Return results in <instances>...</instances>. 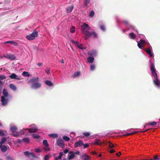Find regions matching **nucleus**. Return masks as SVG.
Listing matches in <instances>:
<instances>
[{"mask_svg":"<svg viewBox=\"0 0 160 160\" xmlns=\"http://www.w3.org/2000/svg\"><path fill=\"white\" fill-rule=\"evenodd\" d=\"M39 78L38 77H33L29 80V82L32 84L31 87L34 89H38L41 87V84L38 82Z\"/></svg>","mask_w":160,"mask_h":160,"instance_id":"1","label":"nucleus"},{"mask_svg":"<svg viewBox=\"0 0 160 160\" xmlns=\"http://www.w3.org/2000/svg\"><path fill=\"white\" fill-rule=\"evenodd\" d=\"M38 35V32L35 30L30 35H27L26 36V38L29 40H33L35 37H37Z\"/></svg>","mask_w":160,"mask_h":160,"instance_id":"2","label":"nucleus"},{"mask_svg":"<svg viewBox=\"0 0 160 160\" xmlns=\"http://www.w3.org/2000/svg\"><path fill=\"white\" fill-rule=\"evenodd\" d=\"M80 158L83 160H90L91 157L86 153H83L80 156Z\"/></svg>","mask_w":160,"mask_h":160,"instance_id":"3","label":"nucleus"},{"mask_svg":"<svg viewBox=\"0 0 160 160\" xmlns=\"http://www.w3.org/2000/svg\"><path fill=\"white\" fill-rule=\"evenodd\" d=\"M84 32H82L83 33V34L85 35V40H87L88 38H90L92 36V32H90L87 31H84Z\"/></svg>","mask_w":160,"mask_h":160,"instance_id":"4","label":"nucleus"},{"mask_svg":"<svg viewBox=\"0 0 160 160\" xmlns=\"http://www.w3.org/2000/svg\"><path fill=\"white\" fill-rule=\"evenodd\" d=\"M145 41L142 39H141L140 41L138 43V46L139 48L142 49V47H144Z\"/></svg>","mask_w":160,"mask_h":160,"instance_id":"5","label":"nucleus"},{"mask_svg":"<svg viewBox=\"0 0 160 160\" xmlns=\"http://www.w3.org/2000/svg\"><path fill=\"white\" fill-rule=\"evenodd\" d=\"M57 144L58 146L62 147V148L64 147L63 141L62 139H59L57 140Z\"/></svg>","mask_w":160,"mask_h":160,"instance_id":"6","label":"nucleus"},{"mask_svg":"<svg viewBox=\"0 0 160 160\" xmlns=\"http://www.w3.org/2000/svg\"><path fill=\"white\" fill-rule=\"evenodd\" d=\"M9 77L12 79H14L18 80L20 79V78L14 73H12L11 75L9 76Z\"/></svg>","mask_w":160,"mask_h":160,"instance_id":"7","label":"nucleus"},{"mask_svg":"<svg viewBox=\"0 0 160 160\" xmlns=\"http://www.w3.org/2000/svg\"><path fill=\"white\" fill-rule=\"evenodd\" d=\"M153 82L157 87H160V80L158 79V78H155Z\"/></svg>","mask_w":160,"mask_h":160,"instance_id":"8","label":"nucleus"},{"mask_svg":"<svg viewBox=\"0 0 160 160\" xmlns=\"http://www.w3.org/2000/svg\"><path fill=\"white\" fill-rule=\"evenodd\" d=\"M89 27L88 25L86 24V23H84L82 26V32H84L85 31H87L88 30V28Z\"/></svg>","mask_w":160,"mask_h":160,"instance_id":"9","label":"nucleus"},{"mask_svg":"<svg viewBox=\"0 0 160 160\" xmlns=\"http://www.w3.org/2000/svg\"><path fill=\"white\" fill-rule=\"evenodd\" d=\"M1 99L2 105L3 106L6 105L7 104L8 100L6 99L3 96H1Z\"/></svg>","mask_w":160,"mask_h":160,"instance_id":"10","label":"nucleus"},{"mask_svg":"<svg viewBox=\"0 0 160 160\" xmlns=\"http://www.w3.org/2000/svg\"><path fill=\"white\" fill-rule=\"evenodd\" d=\"M83 145V141L82 140H79L76 142L74 144V147L76 148L78 147H81Z\"/></svg>","mask_w":160,"mask_h":160,"instance_id":"11","label":"nucleus"},{"mask_svg":"<svg viewBox=\"0 0 160 160\" xmlns=\"http://www.w3.org/2000/svg\"><path fill=\"white\" fill-rule=\"evenodd\" d=\"M144 50L149 55L150 57H152L153 56V54L152 53L151 50V48L150 47L149 48H146L144 49Z\"/></svg>","mask_w":160,"mask_h":160,"instance_id":"12","label":"nucleus"},{"mask_svg":"<svg viewBox=\"0 0 160 160\" xmlns=\"http://www.w3.org/2000/svg\"><path fill=\"white\" fill-rule=\"evenodd\" d=\"M4 57L8 59H11V60H13L15 59V57L14 55L12 54L10 55H7L6 56H4Z\"/></svg>","mask_w":160,"mask_h":160,"instance_id":"13","label":"nucleus"},{"mask_svg":"<svg viewBox=\"0 0 160 160\" xmlns=\"http://www.w3.org/2000/svg\"><path fill=\"white\" fill-rule=\"evenodd\" d=\"M150 70L151 72L156 71L154 64L151 62H150Z\"/></svg>","mask_w":160,"mask_h":160,"instance_id":"14","label":"nucleus"},{"mask_svg":"<svg viewBox=\"0 0 160 160\" xmlns=\"http://www.w3.org/2000/svg\"><path fill=\"white\" fill-rule=\"evenodd\" d=\"M74 8V6L72 5L66 8V11L67 13H70L73 10Z\"/></svg>","mask_w":160,"mask_h":160,"instance_id":"15","label":"nucleus"},{"mask_svg":"<svg viewBox=\"0 0 160 160\" xmlns=\"http://www.w3.org/2000/svg\"><path fill=\"white\" fill-rule=\"evenodd\" d=\"M7 43H10L11 44L13 45L14 46H17L18 45V44L17 42L13 41H6L4 43V44Z\"/></svg>","mask_w":160,"mask_h":160,"instance_id":"16","label":"nucleus"},{"mask_svg":"<svg viewBox=\"0 0 160 160\" xmlns=\"http://www.w3.org/2000/svg\"><path fill=\"white\" fill-rule=\"evenodd\" d=\"M27 130H28V131L29 133H33L37 132L38 129L35 128H27Z\"/></svg>","mask_w":160,"mask_h":160,"instance_id":"17","label":"nucleus"},{"mask_svg":"<svg viewBox=\"0 0 160 160\" xmlns=\"http://www.w3.org/2000/svg\"><path fill=\"white\" fill-rule=\"evenodd\" d=\"M2 94L3 95V96L4 97H7L8 96V93L7 92V90L5 88H4L3 90Z\"/></svg>","mask_w":160,"mask_h":160,"instance_id":"18","label":"nucleus"},{"mask_svg":"<svg viewBox=\"0 0 160 160\" xmlns=\"http://www.w3.org/2000/svg\"><path fill=\"white\" fill-rule=\"evenodd\" d=\"M9 87L13 91H15L17 90V87L14 84H10L9 85Z\"/></svg>","mask_w":160,"mask_h":160,"instance_id":"19","label":"nucleus"},{"mask_svg":"<svg viewBox=\"0 0 160 160\" xmlns=\"http://www.w3.org/2000/svg\"><path fill=\"white\" fill-rule=\"evenodd\" d=\"M129 38L130 39H134L136 38V35L133 32H131L129 34Z\"/></svg>","mask_w":160,"mask_h":160,"instance_id":"20","label":"nucleus"},{"mask_svg":"<svg viewBox=\"0 0 160 160\" xmlns=\"http://www.w3.org/2000/svg\"><path fill=\"white\" fill-rule=\"evenodd\" d=\"M1 148V151L3 152H5L7 150V147L5 145H2Z\"/></svg>","mask_w":160,"mask_h":160,"instance_id":"21","label":"nucleus"},{"mask_svg":"<svg viewBox=\"0 0 160 160\" xmlns=\"http://www.w3.org/2000/svg\"><path fill=\"white\" fill-rule=\"evenodd\" d=\"M45 83L49 86H52L53 85V84L49 80H46L45 82Z\"/></svg>","mask_w":160,"mask_h":160,"instance_id":"22","label":"nucleus"},{"mask_svg":"<svg viewBox=\"0 0 160 160\" xmlns=\"http://www.w3.org/2000/svg\"><path fill=\"white\" fill-rule=\"evenodd\" d=\"M74 153L72 151H70L69 152V154H73ZM75 157L74 154H72L70 155L68 157V159L70 160L72 159Z\"/></svg>","mask_w":160,"mask_h":160,"instance_id":"23","label":"nucleus"},{"mask_svg":"<svg viewBox=\"0 0 160 160\" xmlns=\"http://www.w3.org/2000/svg\"><path fill=\"white\" fill-rule=\"evenodd\" d=\"M87 60L88 62L90 63H92L94 61V58L92 57H89L87 58Z\"/></svg>","mask_w":160,"mask_h":160,"instance_id":"24","label":"nucleus"},{"mask_svg":"<svg viewBox=\"0 0 160 160\" xmlns=\"http://www.w3.org/2000/svg\"><path fill=\"white\" fill-rule=\"evenodd\" d=\"M71 42L74 44H75L80 49H82V48H81L80 46L78 45L79 42H75L73 40H71Z\"/></svg>","mask_w":160,"mask_h":160,"instance_id":"25","label":"nucleus"},{"mask_svg":"<svg viewBox=\"0 0 160 160\" xmlns=\"http://www.w3.org/2000/svg\"><path fill=\"white\" fill-rule=\"evenodd\" d=\"M6 160H14L12 156L8 155L5 157Z\"/></svg>","mask_w":160,"mask_h":160,"instance_id":"26","label":"nucleus"},{"mask_svg":"<svg viewBox=\"0 0 160 160\" xmlns=\"http://www.w3.org/2000/svg\"><path fill=\"white\" fill-rule=\"evenodd\" d=\"M11 131L12 132H15L17 130V128L15 126H12L10 128Z\"/></svg>","mask_w":160,"mask_h":160,"instance_id":"27","label":"nucleus"},{"mask_svg":"<svg viewBox=\"0 0 160 160\" xmlns=\"http://www.w3.org/2000/svg\"><path fill=\"white\" fill-rule=\"evenodd\" d=\"M48 136L50 137H52L53 138H57L58 137V135L57 134H50L48 135Z\"/></svg>","mask_w":160,"mask_h":160,"instance_id":"28","label":"nucleus"},{"mask_svg":"<svg viewBox=\"0 0 160 160\" xmlns=\"http://www.w3.org/2000/svg\"><path fill=\"white\" fill-rule=\"evenodd\" d=\"M22 75L24 77H29L30 76V74L28 72L24 71L22 74Z\"/></svg>","mask_w":160,"mask_h":160,"instance_id":"29","label":"nucleus"},{"mask_svg":"<svg viewBox=\"0 0 160 160\" xmlns=\"http://www.w3.org/2000/svg\"><path fill=\"white\" fill-rule=\"evenodd\" d=\"M33 138L36 139H38L40 138L38 134H34L32 135Z\"/></svg>","mask_w":160,"mask_h":160,"instance_id":"30","label":"nucleus"},{"mask_svg":"<svg viewBox=\"0 0 160 160\" xmlns=\"http://www.w3.org/2000/svg\"><path fill=\"white\" fill-rule=\"evenodd\" d=\"M96 54L97 53L96 51L94 50L91 51L90 54V55L92 56H95Z\"/></svg>","mask_w":160,"mask_h":160,"instance_id":"31","label":"nucleus"},{"mask_svg":"<svg viewBox=\"0 0 160 160\" xmlns=\"http://www.w3.org/2000/svg\"><path fill=\"white\" fill-rule=\"evenodd\" d=\"M7 141V138L6 137L2 138L1 141V144H2Z\"/></svg>","mask_w":160,"mask_h":160,"instance_id":"32","label":"nucleus"},{"mask_svg":"<svg viewBox=\"0 0 160 160\" xmlns=\"http://www.w3.org/2000/svg\"><path fill=\"white\" fill-rule=\"evenodd\" d=\"M27 130V129L23 128L22 130H20L19 132H20L19 133L20 135H25L26 134V133L25 132L23 131V130Z\"/></svg>","mask_w":160,"mask_h":160,"instance_id":"33","label":"nucleus"},{"mask_svg":"<svg viewBox=\"0 0 160 160\" xmlns=\"http://www.w3.org/2000/svg\"><path fill=\"white\" fill-rule=\"evenodd\" d=\"M156 72V71L151 72L153 76L155 79L158 78L157 74Z\"/></svg>","mask_w":160,"mask_h":160,"instance_id":"34","label":"nucleus"},{"mask_svg":"<svg viewBox=\"0 0 160 160\" xmlns=\"http://www.w3.org/2000/svg\"><path fill=\"white\" fill-rule=\"evenodd\" d=\"M62 138L66 141H68L70 140V138L66 136H64L62 137Z\"/></svg>","mask_w":160,"mask_h":160,"instance_id":"35","label":"nucleus"},{"mask_svg":"<svg viewBox=\"0 0 160 160\" xmlns=\"http://www.w3.org/2000/svg\"><path fill=\"white\" fill-rule=\"evenodd\" d=\"M23 141L26 143H28L30 141L29 139L28 138H25L23 139Z\"/></svg>","mask_w":160,"mask_h":160,"instance_id":"36","label":"nucleus"},{"mask_svg":"<svg viewBox=\"0 0 160 160\" xmlns=\"http://www.w3.org/2000/svg\"><path fill=\"white\" fill-rule=\"evenodd\" d=\"M20 132H17L16 134H12V136L15 137H19L20 136V134L19 133Z\"/></svg>","mask_w":160,"mask_h":160,"instance_id":"37","label":"nucleus"},{"mask_svg":"<svg viewBox=\"0 0 160 160\" xmlns=\"http://www.w3.org/2000/svg\"><path fill=\"white\" fill-rule=\"evenodd\" d=\"M43 144L46 147H48L49 146V144L48 143L47 140H43Z\"/></svg>","mask_w":160,"mask_h":160,"instance_id":"38","label":"nucleus"},{"mask_svg":"<svg viewBox=\"0 0 160 160\" xmlns=\"http://www.w3.org/2000/svg\"><path fill=\"white\" fill-rule=\"evenodd\" d=\"M83 135L85 137H87L89 136L90 135V133L89 132H84L82 133Z\"/></svg>","mask_w":160,"mask_h":160,"instance_id":"39","label":"nucleus"},{"mask_svg":"<svg viewBox=\"0 0 160 160\" xmlns=\"http://www.w3.org/2000/svg\"><path fill=\"white\" fill-rule=\"evenodd\" d=\"M94 12L93 11H91L89 14V16L90 17H92L94 16Z\"/></svg>","mask_w":160,"mask_h":160,"instance_id":"40","label":"nucleus"},{"mask_svg":"<svg viewBox=\"0 0 160 160\" xmlns=\"http://www.w3.org/2000/svg\"><path fill=\"white\" fill-rule=\"evenodd\" d=\"M80 74V72H77L74 73L73 75V76L75 78L76 77H77L79 76Z\"/></svg>","mask_w":160,"mask_h":160,"instance_id":"41","label":"nucleus"},{"mask_svg":"<svg viewBox=\"0 0 160 160\" xmlns=\"http://www.w3.org/2000/svg\"><path fill=\"white\" fill-rule=\"evenodd\" d=\"M92 35L93 36V38L97 37V34L94 32H92Z\"/></svg>","mask_w":160,"mask_h":160,"instance_id":"42","label":"nucleus"},{"mask_svg":"<svg viewBox=\"0 0 160 160\" xmlns=\"http://www.w3.org/2000/svg\"><path fill=\"white\" fill-rule=\"evenodd\" d=\"M157 124V122H152L148 123V124L150 125L153 126L156 125Z\"/></svg>","mask_w":160,"mask_h":160,"instance_id":"43","label":"nucleus"},{"mask_svg":"<svg viewBox=\"0 0 160 160\" xmlns=\"http://www.w3.org/2000/svg\"><path fill=\"white\" fill-rule=\"evenodd\" d=\"M25 155L28 156L30 155L31 152H29L28 151H25L24 152Z\"/></svg>","mask_w":160,"mask_h":160,"instance_id":"44","label":"nucleus"},{"mask_svg":"<svg viewBox=\"0 0 160 160\" xmlns=\"http://www.w3.org/2000/svg\"><path fill=\"white\" fill-rule=\"evenodd\" d=\"M94 143L95 144L97 145H100L101 144L100 142H99V140H96L95 141Z\"/></svg>","mask_w":160,"mask_h":160,"instance_id":"45","label":"nucleus"},{"mask_svg":"<svg viewBox=\"0 0 160 160\" xmlns=\"http://www.w3.org/2000/svg\"><path fill=\"white\" fill-rule=\"evenodd\" d=\"M109 147L110 148H112L114 147V145L110 142H108Z\"/></svg>","mask_w":160,"mask_h":160,"instance_id":"46","label":"nucleus"},{"mask_svg":"<svg viewBox=\"0 0 160 160\" xmlns=\"http://www.w3.org/2000/svg\"><path fill=\"white\" fill-rule=\"evenodd\" d=\"M100 28L101 30L104 31L105 30V26L103 25H100Z\"/></svg>","mask_w":160,"mask_h":160,"instance_id":"47","label":"nucleus"},{"mask_svg":"<svg viewBox=\"0 0 160 160\" xmlns=\"http://www.w3.org/2000/svg\"><path fill=\"white\" fill-rule=\"evenodd\" d=\"M151 160H159V159L158 158L157 155L154 156L152 159H151Z\"/></svg>","mask_w":160,"mask_h":160,"instance_id":"48","label":"nucleus"},{"mask_svg":"<svg viewBox=\"0 0 160 160\" xmlns=\"http://www.w3.org/2000/svg\"><path fill=\"white\" fill-rule=\"evenodd\" d=\"M95 68V66L93 64H91L90 65V69L91 71H93Z\"/></svg>","mask_w":160,"mask_h":160,"instance_id":"49","label":"nucleus"},{"mask_svg":"<svg viewBox=\"0 0 160 160\" xmlns=\"http://www.w3.org/2000/svg\"><path fill=\"white\" fill-rule=\"evenodd\" d=\"M84 4L85 5L87 6L89 4L90 2V0H84Z\"/></svg>","mask_w":160,"mask_h":160,"instance_id":"50","label":"nucleus"},{"mask_svg":"<svg viewBox=\"0 0 160 160\" xmlns=\"http://www.w3.org/2000/svg\"><path fill=\"white\" fill-rule=\"evenodd\" d=\"M6 77L3 75H0V80L6 79Z\"/></svg>","mask_w":160,"mask_h":160,"instance_id":"51","label":"nucleus"},{"mask_svg":"<svg viewBox=\"0 0 160 160\" xmlns=\"http://www.w3.org/2000/svg\"><path fill=\"white\" fill-rule=\"evenodd\" d=\"M137 132H132L131 133H128V134H125V135H124L128 136H129V135H133V134H134L136 133Z\"/></svg>","mask_w":160,"mask_h":160,"instance_id":"52","label":"nucleus"},{"mask_svg":"<svg viewBox=\"0 0 160 160\" xmlns=\"http://www.w3.org/2000/svg\"><path fill=\"white\" fill-rule=\"evenodd\" d=\"M49 156L48 155H46L44 157V160H49Z\"/></svg>","mask_w":160,"mask_h":160,"instance_id":"53","label":"nucleus"},{"mask_svg":"<svg viewBox=\"0 0 160 160\" xmlns=\"http://www.w3.org/2000/svg\"><path fill=\"white\" fill-rule=\"evenodd\" d=\"M5 136V134L3 132V131L0 129V136Z\"/></svg>","mask_w":160,"mask_h":160,"instance_id":"54","label":"nucleus"},{"mask_svg":"<svg viewBox=\"0 0 160 160\" xmlns=\"http://www.w3.org/2000/svg\"><path fill=\"white\" fill-rule=\"evenodd\" d=\"M75 28L74 26L72 27V28L71 29H70V32L72 33H74L75 32V30H74Z\"/></svg>","mask_w":160,"mask_h":160,"instance_id":"55","label":"nucleus"},{"mask_svg":"<svg viewBox=\"0 0 160 160\" xmlns=\"http://www.w3.org/2000/svg\"><path fill=\"white\" fill-rule=\"evenodd\" d=\"M30 155H31L33 158H37L36 156L32 152H31V154Z\"/></svg>","mask_w":160,"mask_h":160,"instance_id":"56","label":"nucleus"},{"mask_svg":"<svg viewBox=\"0 0 160 160\" xmlns=\"http://www.w3.org/2000/svg\"><path fill=\"white\" fill-rule=\"evenodd\" d=\"M83 145L84 146V148H87L89 146V144L87 143H86L85 144H83V145Z\"/></svg>","mask_w":160,"mask_h":160,"instance_id":"57","label":"nucleus"},{"mask_svg":"<svg viewBox=\"0 0 160 160\" xmlns=\"http://www.w3.org/2000/svg\"><path fill=\"white\" fill-rule=\"evenodd\" d=\"M123 22L126 25H128V22L127 21H123Z\"/></svg>","mask_w":160,"mask_h":160,"instance_id":"58","label":"nucleus"},{"mask_svg":"<svg viewBox=\"0 0 160 160\" xmlns=\"http://www.w3.org/2000/svg\"><path fill=\"white\" fill-rule=\"evenodd\" d=\"M63 155V153L62 152H60L59 153V156L61 158H62V156Z\"/></svg>","mask_w":160,"mask_h":160,"instance_id":"59","label":"nucleus"},{"mask_svg":"<svg viewBox=\"0 0 160 160\" xmlns=\"http://www.w3.org/2000/svg\"><path fill=\"white\" fill-rule=\"evenodd\" d=\"M69 150L68 149H65L64 151V153L65 154L67 153L68 152Z\"/></svg>","mask_w":160,"mask_h":160,"instance_id":"60","label":"nucleus"},{"mask_svg":"<svg viewBox=\"0 0 160 160\" xmlns=\"http://www.w3.org/2000/svg\"><path fill=\"white\" fill-rule=\"evenodd\" d=\"M61 158H60L59 156L55 158V160H58V159H60Z\"/></svg>","mask_w":160,"mask_h":160,"instance_id":"61","label":"nucleus"},{"mask_svg":"<svg viewBox=\"0 0 160 160\" xmlns=\"http://www.w3.org/2000/svg\"><path fill=\"white\" fill-rule=\"evenodd\" d=\"M35 151L39 153L40 152V150L39 149H37L35 150Z\"/></svg>","mask_w":160,"mask_h":160,"instance_id":"62","label":"nucleus"},{"mask_svg":"<svg viewBox=\"0 0 160 160\" xmlns=\"http://www.w3.org/2000/svg\"><path fill=\"white\" fill-rule=\"evenodd\" d=\"M114 152H115V150L114 149H112L110 150V152L111 153H112Z\"/></svg>","mask_w":160,"mask_h":160,"instance_id":"63","label":"nucleus"},{"mask_svg":"<svg viewBox=\"0 0 160 160\" xmlns=\"http://www.w3.org/2000/svg\"><path fill=\"white\" fill-rule=\"evenodd\" d=\"M37 65L38 66H41V65H42V63H41V62H39V63H38L37 64Z\"/></svg>","mask_w":160,"mask_h":160,"instance_id":"64","label":"nucleus"}]
</instances>
